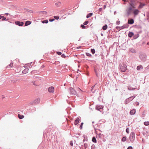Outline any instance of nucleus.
Instances as JSON below:
<instances>
[{
    "label": "nucleus",
    "mask_w": 149,
    "mask_h": 149,
    "mask_svg": "<svg viewBox=\"0 0 149 149\" xmlns=\"http://www.w3.org/2000/svg\"><path fill=\"white\" fill-rule=\"evenodd\" d=\"M32 83L34 85L38 86L41 84V80L40 79L38 78L36 80L32 81Z\"/></svg>",
    "instance_id": "f257e3e1"
},
{
    "label": "nucleus",
    "mask_w": 149,
    "mask_h": 149,
    "mask_svg": "<svg viewBox=\"0 0 149 149\" xmlns=\"http://www.w3.org/2000/svg\"><path fill=\"white\" fill-rule=\"evenodd\" d=\"M140 59L143 61H145L146 58V54L144 53H141L139 56Z\"/></svg>",
    "instance_id": "f03ea898"
},
{
    "label": "nucleus",
    "mask_w": 149,
    "mask_h": 149,
    "mask_svg": "<svg viewBox=\"0 0 149 149\" xmlns=\"http://www.w3.org/2000/svg\"><path fill=\"white\" fill-rule=\"evenodd\" d=\"M135 138V134L134 132H132L130 136V139L131 142L134 141Z\"/></svg>",
    "instance_id": "7ed1b4c3"
},
{
    "label": "nucleus",
    "mask_w": 149,
    "mask_h": 149,
    "mask_svg": "<svg viewBox=\"0 0 149 149\" xmlns=\"http://www.w3.org/2000/svg\"><path fill=\"white\" fill-rule=\"evenodd\" d=\"M69 90L71 94L76 95L77 94V92L75 91V90L72 87L70 88L69 89Z\"/></svg>",
    "instance_id": "20e7f679"
},
{
    "label": "nucleus",
    "mask_w": 149,
    "mask_h": 149,
    "mask_svg": "<svg viewBox=\"0 0 149 149\" xmlns=\"http://www.w3.org/2000/svg\"><path fill=\"white\" fill-rule=\"evenodd\" d=\"M135 97V96L134 97L133 96H132L130 97L127 99L125 101V103L126 104L129 103L130 101L132 100Z\"/></svg>",
    "instance_id": "39448f33"
},
{
    "label": "nucleus",
    "mask_w": 149,
    "mask_h": 149,
    "mask_svg": "<svg viewBox=\"0 0 149 149\" xmlns=\"http://www.w3.org/2000/svg\"><path fill=\"white\" fill-rule=\"evenodd\" d=\"M40 99L39 98L35 99L32 102H31V104H35L38 103L40 102Z\"/></svg>",
    "instance_id": "423d86ee"
},
{
    "label": "nucleus",
    "mask_w": 149,
    "mask_h": 149,
    "mask_svg": "<svg viewBox=\"0 0 149 149\" xmlns=\"http://www.w3.org/2000/svg\"><path fill=\"white\" fill-rule=\"evenodd\" d=\"M129 51L130 52L133 54H135L137 52V51L134 49L132 48H130L129 49Z\"/></svg>",
    "instance_id": "0eeeda50"
},
{
    "label": "nucleus",
    "mask_w": 149,
    "mask_h": 149,
    "mask_svg": "<svg viewBox=\"0 0 149 149\" xmlns=\"http://www.w3.org/2000/svg\"><path fill=\"white\" fill-rule=\"evenodd\" d=\"M15 24H16L17 25H18L19 26H22L24 24V23L23 22H20L19 21H16L15 22Z\"/></svg>",
    "instance_id": "6e6552de"
},
{
    "label": "nucleus",
    "mask_w": 149,
    "mask_h": 149,
    "mask_svg": "<svg viewBox=\"0 0 149 149\" xmlns=\"http://www.w3.org/2000/svg\"><path fill=\"white\" fill-rule=\"evenodd\" d=\"M134 22V21L133 19H129L128 21V23L129 24H132Z\"/></svg>",
    "instance_id": "1a4fd4ad"
},
{
    "label": "nucleus",
    "mask_w": 149,
    "mask_h": 149,
    "mask_svg": "<svg viewBox=\"0 0 149 149\" xmlns=\"http://www.w3.org/2000/svg\"><path fill=\"white\" fill-rule=\"evenodd\" d=\"M54 88L53 86L49 87L48 88L49 92L50 93H53L54 92Z\"/></svg>",
    "instance_id": "9d476101"
},
{
    "label": "nucleus",
    "mask_w": 149,
    "mask_h": 149,
    "mask_svg": "<svg viewBox=\"0 0 149 149\" xmlns=\"http://www.w3.org/2000/svg\"><path fill=\"white\" fill-rule=\"evenodd\" d=\"M133 13L135 15H137L139 12V10L137 9H134L133 10Z\"/></svg>",
    "instance_id": "9b49d317"
},
{
    "label": "nucleus",
    "mask_w": 149,
    "mask_h": 149,
    "mask_svg": "<svg viewBox=\"0 0 149 149\" xmlns=\"http://www.w3.org/2000/svg\"><path fill=\"white\" fill-rule=\"evenodd\" d=\"M55 6L57 7H60L61 5V3L60 1H58L55 3Z\"/></svg>",
    "instance_id": "f8f14e48"
},
{
    "label": "nucleus",
    "mask_w": 149,
    "mask_h": 149,
    "mask_svg": "<svg viewBox=\"0 0 149 149\" xmlns=\"http://www.w3.org/2000/svg\"><path fill=\"white\" fill-rule=\"evenodd\" d=\"M123 65L124 68H122V72H124L127 69L126 68L127 66L126 65H124V64H123Z\"/></svg>",
    "instance_id": "ddd939ff"
},
{
    "label": "nucleus",
    "mask_w": 149,
    "mask_h": 149,
    "mask_svg": "<svg viewBox=\"0 0 149 149\" xmlns=\"http://www.w3.org/2000/svg\"><path fill=\"white\" fill-rule=\"evenodd\" d=\"M29 69L28 68H25V69H24L23 71H22V73L24 74H25L28 72L29 71Z\"/></svg>",
    "instance_id": "4468645a"
},
{
    "label": "nucleus",
    "mask_w": 149,
    "mask_h": 149,
    "mask_svg": "<svg viewBox=\"0 0 149 149\" xmlns=\"http://www.w3.org/2000/svg\"><path fill=\"white\" fill-rule=\"evenodd\" d=\"M96 108L98 110L101 111V110L103 108V107L101 106H97L96 107Z\"/></svg>",
    "instance_id": "2eb2a0df"
},
{
    "label": "nucleus",
    "mask_w": 149,
    "mask_h": 149,
    "mask_svg": "<svg viewBox=\"0 0 149 149\" xmlns=\"http://www.w3.org/2000/svg\"><path fill=\"white\" fill-rule=\"evenodd\" d=\"M136 113V110L135 109H132L130 111V114L131 115H134Z\"/></svg>",
    "instance_id": "dca6fc26"
},
{
    "label": "nucleus",
    "mask_w": 149,
    "mask_h": 149,
    "mask_svg": "<svg viewBox=\"0 0 149 149\" xmlns=\"http://www.w3.org/2000/svg\"><path fill=\"white\" fill-rule=\"evenodd\" d=\"M79 121V118H77L76 120H75L74 121V125H77Z\"/></svg>",
    "instance_id": "f3484780"
},
{
    "label": "nucleus",
    "mask_w": 149,
    "mask_h": 149,
    "mask_svg": "<svg viewBox=\"0 0 149 149\" xmlns=\"http://www.w3.org/2000/svg\"><path fill=\"white\" fill-rule=\"evenodd\" d=\"M134 35V33L133 32H130L128 33V36L129 37L131 38Z\"/></svg>",
    "instance_id": "a211bd4d"
},
{
    "label": "nucleus",
    "mask_w": 149,
    "mask_h": 149,
    "mask_svg": "<svg viewBox=\"0 0 149 149\" xmlns=\"http://www.w3.org/2000/svg\"><path fill=\"white\" fill-rule=\"evenodd\" d=\"M130 7H132V8H135V5L133 2H131L130 3Z\"/></svg>",
    "instance_id": "6ab92c4d"
},
{
    "label": "nucleus",
    "mask_w": 149,
    "mask_h": 149,
    "mask_svg": "<svg viewBox=\"0 0 149 149\" xmlns=\"http://www.w3.org/2000/svg\"><path fill=\"white\" fill-rule=\"evenodd\" d=\"M93 15V13H90L88 14L87 15H86V17L87 18H88L90 17H91Z\"/></svg>",
    "instance_id": "aec40b11"
},
{
    "label": "nucleus",
    "mask_w": 149,
    "mask_h": 149,
    "mask_svg": "<svg viewBox=\"0 0 149 149\" xmlns=\"http://www.w3.org/2000/svg\"><path fill=\"white\" fill-rule=\"evenodd\" d=\"M143 67L141 65H138L137 66L136 69L137 70H140L141 68H143Z\"/></svg>",
    "instance_id": "412c9836"
},
{
    "label": "nucleus",
    "mask_w": 149,
    "mask_h": 149,
    "mask_svg": "<svg viewBox=\"0 0 149 149\" xmlns=\"http://www.w3.org/2000/svg\"><path fill=\"white\" fill-rule=\"evenodd\" d=\"M31 23V22L30 21H27L25 23V26H27Z\"/></svg>",
    "instance_id": "4be33fe9"
},
{
    "label": "nucleus",
    "mask_w": 149,
    "mask_h": 149,
    "mask_svg": "<svg viewBox=\"0 0 149 149\" xmlns=\"http://www.w3.org/2000/svg\"><path fill=\"white\" fill-rule=\"evenodd\" d=\"M18 117L20 119H22L24 118V116L23 115H20L19 114H18Z\"/></svg>",
    "instance_id": "5701e85b"
},
{
    "label": "nucleus",
    "mask_w": 149,
    "mask_h": 149,
    "mask_svg": "<svg viewBox=\"0 0 149 149\" xmlns=\"http://www.w3.org/2000/svg\"><path fill=\"white\" fill-rule=\"evenodd\" d=\"M2 19V21L5 20L6 19V18L3 16L0 15V19Z\"/></svg>",
    "instance_id": "b1692460"
},
{
    "label": "nucleus",
    "mask_w": 149,
    "mask_h": 149,
    "mask_svg": "<svg viewBox=\"0 0 149 149\" xmlns=\"http://www.w3.org/2000/svg\"><path fill=\"white\" fill-rule=\"evenodd\" d=\"M108 27V26L107 25L105 24L104 26L102 27V29L104 30H105L107 29Z\"/></svg>",
    "instance_id": "393cba45"
},
{
    "label": "nucleus",
    "mask_w": 149,
    "mask_h": 149,
    "mask_svg": "<svg viewBox=\"0 0 149 149\" xmlns=\"http://www.w3.org/2000/svg\"><path fill=\"white\" fill-rule=\"evenodd\" d=\"M121 29V28L120 27L117 26L116 27V32L119 31Z\"/></svg>",
    "instance_id": "a878e982"
},
{
    "label": "nucleus",
    "mask_w": 149,
    "mask_h": 149,
    "mask_svg": "<svg viewBox=\"0 0 149 149\" xmlns=\"http://www.w3.org/2000/svg\"><path fill=\"white\" fill-rule=\"evenodd\" d=\"M131 13V11L129 10L128 9L127 10V14L128 16H129L130 15Z\"/></svg>",
    "instance_id": "bb28decb"
},
{
    "label": "nucleus",
    "mask_w": 149,
    "mask_h": 149,
    "mask_svg": "<svg viewBox=\"0 0 149 149\" xmlns=\"http://www.w3.org/2000/svg\"><path fill=\"white\" fill-rule=\"evenodd\" d=\"M13 63H11L8 66H7V67H6V68H9V66L10 67V68H12L13 67Z\"/></svg>",
    "instance_id": "cd10ccee"
},
{
    "label": "nucleus",
    "mask_w": 149,
    "mask_h": 149,
    "mask_svg": "<svg viewBox=\"0 0 149 149\" xmlns=\"http://www.w3.org/2000/svg\"><path fill=\"white\" fill-rule=\"evenodd\" d=\"M128 88L130 90H134L136 89L135 88H134L130 86H128Z\"/></svg>",
    "instance_id": "c85d7f7f"
},
{
    "label": "nucleus",
    "mask_w": 149,
    "mask_h": 149,
    "mask_svg": "<svg viewBox=\"0 0 149 149\" xmlns=\"http://www.w3.org/2000/svg\"><path fill=\"white\" fill-rule=\"evenodd\" d=\"M92 141L94 143L96 142V140L95 137H93L92 138Z\"/></svg>",
    "instance_id": "c756f323"
},
{
    "label": "nucleus",
    "mask_w": 149,
    "mask_h": 149,
    "mask_svg": "<svg viewBox=\"0 0 149 149\" xmlns=\"http://www.w3.org/2000/svg\"><path fill=\"white\" fill-rule=\"evenodd\" d=\"M126 136H124L123 137L122 139V141H126Z\"/></svg>",
    "instance_id": "7c9ffc66"
},
{
    "label": "nucleus",
    "mask_w": 149,
    "mask_h": 149,
    "mask_svg": "<svg viewBox=\"0 0 149 149\" xmlns=\"http://www.w3.org/2000/svg\"><path fill=\"white\" fill-rule=\"evenodd\" d=\"M42 22L43 23H47L48 22V21L47 20H45L42 21Z\"/></svg>",
    "instance_id": "2f4dec72"
},
{
    "label": "nucleus",
    "mask_w": 149,
    "mask_h": 149,
    "mask_svg": "<svg viewBox=\"0 0 149 149\" xmlns=\"http://www.w3.org/2000/svg\"><path fill=\"white\" fill-rule=\"evenodd\" d=\"M102 135L100 133L98 134L97 135V136L98 137V138H101L102 137Z\"/></svg>",
    "instance_id": "473e14b6"
},
{
    "label": "nucleus",
    "mask_w": 149,
    "mask_h": 149,
    "mask_svg": "<svg viewBox=\"0 0 149 149\" xmlns=\"http://www.w3.org/2000/svg\"><path fill=\"white\" fill-rule=\"evenodd\" d=\"M144 124L145 125L148 126L149 125V122H144Z\"/></svg>",
    "instance_id": "72a5a7b5"
},
{
    "label": "nucleus",
    "mask_w": 149,
    "mask_h": 149,
    "mask_svg": "<svg viewBox=\"0 0 149 149\" xmlns=\"http://www.w3.org/2000/svg\"><path fill=\"white\" fill-rule=\"evenodd\" d=\"M91 52L93 54H94L95 53V50L94 49H91Z\"/></svg>",
    "instance_id": "f704fd0d"
},
{
    "label": "nucleus",
    "mask_w": 149,
    "mask_h": 149,
    "mask_svg": "<svg viewBox=\"0 0 149 149\" xmlns=\"http://www.w3.org/2000/svg\"><path fill=\"white\" fill-rule=\"evenodd\" d=\"M86 54L87 56H89L90 57L91 56V55L89 53H86Z\"/></svg>",
    "instance_id": "c9c22d12"
},
{
    "label": "nucleus",
    "mask_w": 149,
    "mask_h": 149,
    "mask_svg": "<svg viewBox=\"0 0 149 149\" xmlns=\"http://www.w3.org/2000/svg\"><path fill=\"white\" fill-rule=\"evenodd\" d=\"M88 23V21H86L83 24L84 25H87Z\"/></svg>",
    "instance_id": "e433bc0d"
},
{
    "label": "nucleus",
    "mask_w": 149,
    "mask_h": 149,
    "mask_svg": "<svg viewBox=\"0 0 149 149\" xmlns=\"http://www.w3.org/2000/svg\"><path fill=\"white\" fill-rule=\"evenodd\" d=\"M126 132L127 133H129V129L127 127L126 129Z\"/></svg>",
    "instance_id": "4c0bfd02"
},
{
    "label": "nucleus",
    "mask_w": 149,
    "mask_h": 149,
    "mask_svg": "<svg viewBox=\"0 0 149 149\" xmlns=\"http://www.w3.org/2000/svg\"><path fill=\"white\" fill-rule=\"evenodd\" d=\"M81 26L82 29L86 28V26L83 25L81 24Z\"/></svg>",
    "instance_id": "58836bf2"
},
{
    "label": "nucleus",
    "mask_w": 149,
    "mask_h": 149,
    "mask_svg": "<svg viewBox=\"0 0 149 149\" xmlns=\"http://www.w3.org/2000/svg\"><path fill=\"white\" fill-rule=\"evenodd\" d=\"M83 124H84V123H81V125H80V129H81L82 128V126H83Z\"/></svg>",
    "instance_id": "ea45409f"
},
{
    "label": "nucleus",
    "mask_w": 149,
    "mask_h": 149,
    "mask_svg": "<svg viewBox=\"0 0 149 149\" xmlns=\"http://www.w3.org/2000/svg\"><path fill=\"white\" fill-rule=\"evenodd\" d=\"M128 9L130 10V11H132V10L133 11L134 9H133V8L132 7H130Z\"/></svg>",
    "instance_id": "a19ab883"
},
{
    "label": "nucleus",
    "mask_w": 149,
    "mask_h": 149,
    "mask_svg": "<svg viewBox=\"0 0 149 149\" xmlns=\"http://www.w3.org/2000/svg\"><path fill=\"white\" fill-rule=\"evenodd\" d=\"M54 17L55 19H58L59 18V17L58 16H55Z\"/></svg>",
    "instance_id": "79ce46f5"
},
{
    "label": "nucleus",
    "mask_w": 149,
    "mask_h": 149,
    "mask_svg": "<svg viewBox=\"0 0 149 149\" xmlns=\"http://www.w3.org/2000/svg\"><path fill=\"white\" fill-rule=\"evenodd\" d=\"M78 91H79L80 93H81L82 91V90L79 88H78Z\"/></svg>",
    "instance_id": "37998d69"
},
{
    "label": "nucleus",
    "mask_w": 149,
    "mask_h": 149,
    "mask_svg": "<svg viewBox=\"0 0 149 149\" xmlns=\"http://www.w3.org/2000/svg\"><path fill=\"white\" fill-rule=\"evenodd\" d=\"M133 149L132 147L131 146L128 147L127 148V149Z\"/></svg>",
    "instance_id": "c03bdc74"
},
{
    "label": "nucleus",
    "mask_w": 149,
    "mask_h": 149,
    "mask_svg": "<svg viewBox=\"0 0 149 149\" xmlns=\"http://www.w3.org/2000/svg\"><path fill=\"white\" fill-rule=\"evenodd\" d=\"M121 27H122V29L124 28H127L128 26H127H127H126V27H125L124 26H122Z\"/></svg>",
    "instance_id": "a18cd8bd"
},
{
    "label": "nucleus",
    "mask_w": 149,
    "mask_h": 149,
    "mask_svg": "<svg viewBox=\"0 0 149 149\" xmlns=\"http://www.w3.org/2000/svg\"><path fill=\"white\" fill-rule=\"evenodd\" d=\"M49 20L50 22H52L54 20V19H49Z\"/></svg>",
    "instance_id": "49530a36"
},
{
    "label": "nucleus",
    "mask_w": 149,
    "mask_h": 149,
    "mask_svg": "<svg viewBox=\"0 0 149 149\" xmlns=\"http://www.w3.org/2000/svg\"><path fill=\"white\" fill-rule=\"evenodd\" d=\"M57 54L58 55H61L62 54L61 53V52H57Z\"/></svg>",
    "instance_id": "de8ad7c7"
},
{
    "label": "nucleus",
    "mask_w": 149,
    "mask_h": 149,
    "mask_svg": "<svg viewBox=\"0 0 149 149\" xmlns=\"http://www.w3.org/2000/svg\"><path fill=\"white\" fill-rule=\"evenodd\" d=\"M120 22L119 21H117V22H116V24H120Z\"/></svg>",
    "instance_id": "09e8293b"
},
{
    "label": "nucleus",
    "mask_w": 149,
    "mask_h": 149,
    "mask_svg": "<svg viewBox=\"0 0 149 149\" xmlns=\"http://www.w3.org/2000/svg\"><path fill=\"white\" fill-rule=\"evenodd\" d=\"M70 144L71 146H72L73 145V143H72V141H71L70 142Z\"/></svg>",
    "instance_id": "8fccbe9b"
},
{
    "label": "nucleus",
    "mask_w": 149,
    "mask_h": 149,
    "mask_svg": "<svg viewBox=\"0 0 149 149\" xmlns=\"http://www.w3.org/2000/svg\"><path fill=\"white\" fill-rule=\"evenodd\" d=\"M102 10V8H100L99 9V12H100Z\"/></svg>",
    "instance_id": "3c124183"
},
{
    "label": "nucleus",
    "mask_w": 149,
    "mask_h": 149,
    "mask_svg": "<svg viewBox=\"0 0 149 149\" xmlns=\"http://www.w3.org/2000/svg\"><path fill=\"white\" fill-rule=\"evenodd\" d=\"M136 105H139V102H136Z\"/></svg>",
    "instance_id": "603ef678"
},
{
    "label": "nucleus",
    "mask_w": 149,
    "mask_h": 149,
    "mask_svg": "<svg viewBox=\"0 0 149 149\" xmlns=\"http://www.w3.org/2000/svg\"><path fill=\"white\" fill-rule=\"evenodd\" d=\"M94 148H95L94 146H91V149H94Z\"/></svg>",
    "instance_id": "864d4df0"
},
{
    "label": "nucleus",
    "mask_w": 149,
    "mask_h": 149,
    "mask_svg": "<svg viewBox=\"0 0 149 149\" xmlns=\"http://www.w3.org/2000/svg\"><path fill=\"white\" fill-rule=\"evenodd\" d=\"M124 2V4H125V2H127V0H122Z\"/></svg>",
    "instance_id": "5fc2aeb1"
},
{
    "label": "nucleus",
    "mask_w": 149,
    "mask_h": 149,
    "mask_svg": "<svg viewBox=\"0 0 149 149\" xmlns=\"http://www.w3.org/2000/svg\"><path fill=\"white\" fill-rule=\"evenodd\" d=\"M106 8V5H104V9H105Z\"/></svg>",
    "instance_id": "6e6d98bb"
},
{
    "label": "nucleus",
    "mask_w": 149,
    "mask_h": 149,
    "mask_svg": "<svg viewBox=\"0 0 149 149\" xmlns=\"http://www.w3.org/2000/svg\"><path fill=\"white\" fill-rule=\"evenodd\" d=\"M145 116V114H143L142 115V117H144Z\"/></svg>",
    "instance_id": "4d7b16f0"
},
{
    "label": "nucleus",
    "mask_w": 149,
    "mask_h": 149,
    "mask_svg": "<svg viewBox=\"0 0 149 149\" xmlns=\"http://www.w3.org/2000/svg\"><path fill=\"white\" fill-rule=\"evenodd\" d=\"M80 48H81V46H79V47H77V48L78 49H80Z\"/></svg>",
    "instance_id": "13d9d810"
},
{
    "label": "nucleus",
    "mask_w": 149,
    "mask_h": 149,
    "mask_svg": "<svg viewBox=\"0 0 149 149\" xmlns=\"http://www.w3.org/2000/svg\"><path fill=\"white\" fill-rule=\"evenodd\" d=\"M144 6V4H143L142 5H140V6H141V7H142L143 6Z\"/></svg>",
    "instance_id": "bf43d9fd"
},
{
    "label": "nucleus",
    "mask_w": 149,
    "mask_h": 149,
    "mask_svg": "<svg viewBox=\"0 0 149 149\" xmlns=\"http://www.w3.org/2000/svg\"><path fill=\"white\" fill-rule=\"evenodd\" d=\"M61 56H62V57H65V55H64V54H62V55H61Z\"/></svg>",
    "instance_id": "052dcab7"
},
{
    "label": "nucleus",
    "mask_w": 149,
    "mask_h": 149,
    "mask_svg": "<svg viewBox=\"0 0 149 149\" xmlns=\"http://www.w3.org/2000/svg\"><path fill=\"white\" fill-rule=\"evenodd\" d=\"M3 2V0H0V3H1Z\"/></svg>",
    "instance_id": "680f3d73"
},
{
    "label": "nucleus",
    "mask_w": 149,
    "mask_h": 149,
    "mask_svg": "<svg viewBox=\"0 0 149 149\" xmlns=\"http://www.w3.org/2000/svg\"><path fill=\"white\" fill-rule=\"evenodd\" d=\"M137 37H135V36H134V39H136V38Z\"/></svg>",
    "instance_id": "e2e57ef3"
},
{
    "label": "nucleus",
    "mask_w": 149,
    "mask_h": 149,
    "mask_svg": "<svg viewBox=\"0 0 149 149\" xmlns=\"http://www.w3.org/2000/svg\"><path fill=\"white\" fill-rule=\"evenodd\" d=\"M96 75H97V73H96Z\"/></svg>",
    "instance_id": "0e129e2a"
},
{
    "label": "nucleus",
    "mask_w": 149,
    "mask_h": 149,
    "mask_svg": "<svg viewBox=\"0 0 149 149\" xmlns=\"http://www.w3.org/2000/svg\"><path fill=\"white\" fill-rule=\"evenodd\" d=\"M143 113H144V111H143Z\"/></svg>",
    "instance_id": "69168bd1"
}]
</instances>
